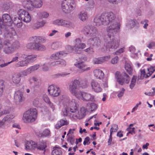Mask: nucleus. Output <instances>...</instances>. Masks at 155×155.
I'll return each instance as SVG.
<instances>
[{"mask_svg":"<svg viewBox=\"0 0 155 155\" xmlns=\"http://www.w3.org/2000/svg\"><path fill=\"white\" fill-rule=\"evenodd\" d=\"M116 17L115 15L112 12L104 13L100 16H95L94 20V23L97 26H99L101 25H106V30L108 33L109 38H110V35L113 32L117 33L120 31L121 23L120 21H115Z\"/></svg>","mask_w":155,"mask_h":155,"instance_id":"f257e3e1","label":"nucleus"},{"mask_svg":"<svg viewBox=\"0 0 155 155\" xmlns=\"http://www.w3.org/2000/svg\"><path fill=\"white\" fill-rule=\"evenodd\" d=\"M71 102L70 103V111L71 113L73 114H70L71 117L74 120L81 119L83 118L86 115V109L84 107H82L79 111H78L75 100H72Z\"/></svg>","mask_w":155,"mask_h":155,"instance_id":"f03ea898","label":"nucleus"},{"mask_svg":"<svg viewBox=\"0 0 155 155\" xmlns=\"http://www.w3.org/2000/svg\"><path fill=\"white\" fill-rule=\"evenodd\" d=\"M3 52L5 54H10L13 53L20 47V44L18 41H12L5 40L3 42Z\"/></svg>","mask_w":155,"mask_h":155,"instance_id":"7ed1b4c3","label":"nucleus"},{"mask_svg":"<svg viewBox=\"0 0 155 155\" xmlns=\"http://www.w3.org/2000/svg\"><path fill=\"white\" fill-rule=\"evenodd\" d=\"M37 114V111L35 108H31L23 114L22 120L25 123L33 122L36 120Z\"/></svg>","mask_w":155,"mask_h":155,"instance_id":"20e7f679","label":"nucleus"},{"mask_svg":"<svg viewBox=\"0 0 155 155\" xmlns=\"http://www.w3.org/2000/svg\"><path fill=\"white\" fill-rule=\"evenodd\" d=\"M15 34V32L12 28H10L8 30H4V26L2 25L0 18V38H11Z\"/></svg>","mask_w":155,"mask_h":155,"instance_id":"39448f33","label":"nucleus"},{"mask_svg":"<svg viewBox=\"0 0 155 155\" xmlns=\"http://www.w3.org/2000/svg\"><path fill=\"white\" fill-rule=\"evenodd\" d=\"M115 77L117 82L121 85L125 83L128 84L130 80V77L125 73L121 74L119 71H117L115 73Z\"/></svg>","mask_w":155,"mask_h":155,"instance_id":"423d86ee","label":"nucleus"},{"mask_svg":"<svg viewBox=\"0 0 155 155\" xmlns=\"http://www.w3.org/2000/svg\"><path fill=\"white\" fill-rule=\"evenodd\" d=\"M114 33L113 32V34L110 35V38H109V37L107 35L108 38L107 40L108 41L110 40V41L106 42L104 45V46L107 51H110L111 50L116 49L119 46V42L117 40L113 38H112L111 40L112 36L113 37Z\"/></svg>","mask_w":155,"mask_h":155,"instance_id":"0eeeda50","label":"nucleus"},{"mask_svg":"<svg viewBox=\"0 0 155 155\" xmlns=\"http://www.w3.org/2000/svg\"><path fill=\"white\" fill-rule=\"evenodd\" d=\"M74 2L72 0H64L61 3V8L65 13H70L74 8Z\"/></svg>","mask_w":155,"mask_h":155,"instance_id":"6e6552de","label":"nucleus"},{"mask_svg":"<svg viewBox=\"0 0 155 155\" xmlns=\"http://www.w3.org/2000/svg\"><path fill=\"white\" fill-rule=\"evenodd\" d=\"M74 45L73 47H71L73 51L76 53H79L81 51L86 47L85 44L81 42L80 38H77L74 41Z\"/></svg>","mask_w":155,"mask_h":155,"instance_id":"1a4fd4ad","label":"nucleus"},{"mask_svg":"<svg viewBox=\"0 0 155 155\" xmlns=\"http://www.w3.org/2000/svg\"><path fill=\"white\" fill-rule=\"evenodd\" d=\"M76 97L84 101H92L95 96L91 94L84 91H79Z\"/></svg>","mask_w":155,"mask_h":155,"instance_id":"9d476101","label":"nucleus"},{"mask_svg":"<svg viewBox=\"0 0 155 155\" xmlns=\"http://www.w3.org/2000/svg\"><path fill=\"white\" fill-rule=\"evenodd\" d=\"M81 31L88 37L96 36L98 34L96 28L94 26H87L84 27Z\"/></svg>","mask_w":155,"mask_h":155,"instance_id":"9b49d317","label":"nucleus"},{"mask_svg":"<svg viewBox=\"0 0 155 155\" xmlns=\"http://www.w3.org/2000/svg\"><path fill=\"white\" fill-rule=\"evenodd\" d=\"M80 84L79 80L75 79L71 81L69 86V90L71 93L75 97L79 93L77 91L78 86Z\"/></svg>","mask_w":155,"mask_h":155,"instance_id":"f8f14e48","label":"nucleus"},{"mask_svg":"<svg viewBox=\"0 0 155 155\" xmlns=\"http://www.w3.org/2000/svg\"><path fill=\"white\" fill-rule=\"evenodd\" d=\"M49 94L53 97H57L60 95L61 90L58 86L52 84L49 86L48 90Z\"/></svg>","mask_w":155,"mask_h":155,"instance_id":"ddd939ff","label":"nucleus"},{"mask_svg":"<svg viewBox=\"0 0 155 155\" xmlns=\"http://www.w3.org/2000/svg\"><path fill=\"white\" fill-rule=\"evenodd\" d=\"M18 14L21 20L25 23H29L31 20L30 15L27 11L24 9H20L18 12Z\"/></svg>","mask_w":155,"mask_h":155,"instance_id":"4468645a","label":"nucleus"},{"mask_svg":"<svg viewBox=\"0 0 155 155\" xmlns=\"http://www.w3.org/2000/svg\"><path fill=\"white\" fill-rule=\"evenodd\" d=\"M52 24L55 25L67 28L71 27L73 26V24L71 22L63 19H56L53 21Z\"/></svg>","mask_w":155,"mask_h":155,"instance_id":"2eb2a0df","label":"nucleus"},{"mask_svg":"<svg viewBox=\"0 0 155 155\" xmlns=\"http://www.w3.org/2000/svg\"><path fill=\"white\" fill-rule=\"evenodd\" d=\"M74 65L82 72L88 71L91 68L90 67H88L80 58L77 60V61Z\"/></svg>","mask_w":155,"mask_h":155,"instance_id":"dca6fc26","label":"nucleus"},{"mask_svg":"<svg viewBox=\"0 0 155 155\" xmlns=\"http://www.w3.org/2000/svg\"><path fill=\"white\" fill-rule=\"evenodd\" d=\"M2 25L4 26V30H6L5 28L6 26H11L12 23V20L10 16L7 14H3L2 17Z\"/></svg>","mask_w":155,"mask_h":155,"instance_id":"f3484780","label":"nucleus"},{"mask_svg":"<svg viewBox=\"0 0 155 155\" xmlns=\"http://www.w3.org/2000/svg\"><path fill=\"white\" fill-rule=\"evenodd\" d=\"M24 100L23 92L19 90L15 91L14 95V101L16 104H18Z\"/></svg>","mask_w":155,"mask_h":155,"instance_id":"a211bd4d","label":"nucleus"},{"mask_svg":"<svg viewBox=\"0 0 155 155\" xmlns=\"http://www.w3.org/2000/svg\"><path fill=\"white\" fill-rule=\"evenodd\" d=\"M86 41V43L88 45L98 46L100 43V41L98 37L96 36H90Z\"/></svg>","mask_w":155,"mask_h":155,"instance_id":"6ab92c4d","label":"nucleus"},{"mask_svg":"<svg viewBox=\"0 0 155 155\" xmlns=\"http://www.w3.org/2000/svg\"><path fill=\"white\" fill-rule=\"evenodd\" d=\"M91 84L92 90L96 93L101 92L102 89L99 83L97 81L94 80H91Z\"/></svg>","mask_w":155,"mask_h":155,"instance_id":"aec40b11","label":"nucleus"},{"mask_svg":"<svg viewBox=\"0 0 155 155\" xmlns=\"http://www.w3.org/2000/svg\"><path fill=\"white\" fill-rule=\"evenodd\" d=\"M68 54L66 51H59L52 54L51 56V58L53 60H58L66 56Z\"/></svg>","mask_w":155,"mask_h":155,"instance_id":"412c9836","label":"nucleus"},{"mask_svg":"<svg viewBox=\"0 0 155 155\" xmlns=\"http://www.w3.org/2000/svg\"><path fill=\"white\" fill-rule=\"evenodd\" d=\"M37 147V143L32 140L27 141L25 144V149L27 150H33Z\"/></svg>","mask_w":155,"mask_h":155,"instance_id":"4be33fe9","label":"nucleus"},{"mask_svg":"<svg viewBox=\"0 0 155 155\" xmlns=\"http://www.w3.org/2000/svg\"><path fill=\"white\" fill-rule=\"evenodd\" d=\"M126 26L130 28H137L139 27V24L136 20H130L126 24Z\"/></svg>","mask_w":155,"mask_h":155,"instance_id":"5701e85b","label":"nucleus"},{"mask_svg":"<svg viewBox=\"0 0 155 155\" xmlns=\"http://www.w3.org/2000/svg\"><path fill=\"white\" fill-rule=\"evenodd\" d=\"M78 18L82 21H84L88 18L87 13L85 11H81L78 15Z\"/></svg>","mask_w":155,"mask_h":155,"instance_id":"b1692460","label":"nucleus"},{"mask_svg":"<svg viewBox=\"0 0 155 155\" xmlns=\"http://www.w3.org/2000/svg\"><path fill=\"white\" fill-rule=\"evenodd\" d=\"M22 4L25 8L28 10H31L33 9L32 0H24L22 2Z\"/></svg>","mask_w":155,"mask_h":155,"instance_id":"393cba45","label":"nucleus"},{"mask_svg":"<svg viewBox=\"0 0 155 155\" xmlns=\"http://www.w3.org/2000/svg\"><path fill=\"white\" fill-rule=\"evenodd\" d=\"M94 76L97 79H102L103 78L104 76V74L103 72L100 69H97L94 71Z\"/></svg>","mask_w":155,"mask_h":155,"instance_id":"a878e982","label":"nucleus"},{"mask_svg":"<svg viewBox=\"0 0 155 155\" xmlns=\"http://www.w3.org/2000/svg\"><path fill=\"white\" fill-rule=\"evenodd\" d=\"M21 19H20L18 17H15L14 18L12 23L17 27L20 28L22 26V23Z\"/></svg>","mask_w":155,"mask_h":155,"instance_id":"bb28decb","label":"nucleus"},{"mask_svg":"<svg viewBox=\"0 0 155 155\" xmlns=\"http://www.w3.org/2000/svg\"><path fill=\"white\" fill-rule=\"evenodd\" d=\"M33 3V8H41L43 5L42 0H32Z\"/></svg>","mask_w":155,"mask_h":155,"instance_id":"cd10ccee","label":"nucleus"},{"mask_svg":"<svg viewBox=\"0 0 155 155\" xmlns=\"http://www.w3.org/2000/svg\"><path fill=\"white\" fill-rule=\"evenodd\" d=\"M21 77L18 74H14L12 77V82L15 84H18L21 81Z\"/></svg>","mask_w":155,"mask_h":155,"instance_id":"c85d7f7f","label":"nucleus"},{"mask_svg":"<svg viewBox=\"0 0 155 155\" xmlns=\"http://www.w3.org/2000/svg\"><path fill=\"white\" fill-rule=\"evenodd\" d=\"M68 124V122L67 120L61 119L58 122V123L55 125V127L56 129H58L61 126L65 125H67Z\"/></svg>","mask_w":155,"mask_h":155,"instance_id":"c756f323","label":"nucleus"},{"mask_svg":"<svg viewBox=\"0 0 155 155\" xmlns=\"http://www.w3.org/2000/svg\"><path fill=\"white\" fill-rule=\"evenodd\" d=\"M51 132L48 129H45L42 133H40L38 135L39 137H47L51 136Z\"/></svg>","mask_w":155,"mask_h":155,"instance_id":"7c9ffc66","label":"nucleus"},{"mask_svg":"<svg viewBox=\"0 0 155 155\" xmlns=\"http://www.w3.org/2000/svg\"><path fill=\"white\" fill-rule=\"evenodd\" d=\"M34 46V50L42 51L45 50L46 49V48L45 46L39 43H35Z\"/></svg>","mask_w":155,"mask_h":155,"instance_id":"2f4dec72","label":"nucleus"},{"mask_svg":"<svg viewBox=\"0 0 155 155\" xmlns=\"http://www.w3.org/2000/svg\"><path fill=\"white\" fill-rule=\"evenodd\" d=\"M62 43L60 42H53L51 45V48L54 50H57L61 47Z\"/></svg>","mask_w":155,"mask_h":155,"instance_id":"473e14b6","label":"nucleus"},{"mask_svg":"<svg viewBox=\"0 0 155 155\" xmlns=\"http://www.w3.org/2000/svg\"><path fill=\"white\" fill-rule=\"evenodd\" d=\"M15 116L14 114H11L5 116L2 119V120L4 124L6 122H9L14 118Z\"/></svg>","mask_w":155,"mask_h":155,"instance_id":"72a5a7b5","label":"nucleus"},{"mask_svg":"<svg viewBox=\"0 0 155 155\" xmlns=\"http://www.w3.org/2000/svg\"><path fill=\"white\" fill-rule=\"evenodd\" d=\"M66 63L65 61L64 60H61L59 61L51 63V65L52 66H64L66 65Z\"/></svg>","mask_w":155,"mask_h":155,"instance_id":"f704fd0d","label":"nucleus"},{"mask_svg":"<svg viewBox=\"0 0 155 155\" xmlns=\"http://www.w3.org/2000/svg\"><path fill=\"white\" fill-rule=\"evenodd\" d=\"M37 55L35 54H32L28 55L27 58L26 59L27 61L28 62V64L34 62L36 59Z\"/></svg>","mask_w":155,"mask_h":155,"instance_id":"c9c22d12","label":"nucleus"},{"mask_svg":"<svg viewBox=\"0 0 155 155\" xmlns=\"http://www.w3.org/2000/svg\"><path fill=\"white\" fill-rule=\"evenodd\" d=\"M28 62L26 60L18 61L16 64L17 67H23L27 66L28 64Z\"/></svg>","mask_w":155,"mask_h":155,"instance_id":"e433bc0d","label":"nucleus"},{"mask_svg":"<svg viewBox=\"0 0 155 155\" xmlns=\"http://www.w3.org/2000/svg\"><path fill=\"white\" fill-rule=\"evenodd\" d=\"M70 108L69 109L68 107H65L64 108L62 109V114L64 116H68L69 115L71 117L70 114H73V113H69L70 111Z\"/></svg>","mask_w":155,"mask_h":155,"instance_id":"4c0bfd02","label":"nucleus"},{"mask_svg":"<svg viewBox=\"0 0 155 155\" xmlns=\"http://www.w3.org/2000/svg\"><path fill=\"white\" fill-rule=\"evenodd\" d=\"M45 23L43 21H41L40 22H37L35 23L33 25V28L34 29H36L40 27L43 26Z\"/></svg>","mask_w":155,"mask_h":155,"instance_id":"58836bf2","label":"nucleus"},{"mask_svg":"<svg viewBox=\"0 0 155 155\" xmlns=\"http://www.w3.org/2000/svg\"><path fill=\"white\" fill-rule=\"evenodd\" d=\"M51 153L52 155H62V152L60 148H54Z\"/></svg>","mask_w":155,"mask_h":155,"instance_id":"ea45409f","label":"nucleus"},{"mask_svg":"<svg viewBox=\"0 0 155 155\" xmlns=\"http://www.w3.org/2000/svg\"><path fill=\"white\" fill-rule=\"evenodd\" d=\"M89 85V83L88 80L85 79L81 81L80 84L81 86L83 88H87Z\"/></svg>","mask_w":155,"mask_h":155,"instance_id":"a19ab883","label":"nucleus"},{"mask_svg":"<svg viewBox=\"0 0 155 155\" xmlns=\"http://www.w3.org/2000/svg\"><path fill=\"white\" fill-rule=\"evenodd\" d=\"M137 78V77L134 76L131 79V82L129 85L130 88L131 90L134 88L135 85L136 81Z\"/></svg>","mask_w":155,"mask_h":155,"instance_id":"79ce46f5","label":"nucleus"},{"mask_svg":"<svg viewBox=\"0 0 155 155\" xmlns=\"http://www.w3.org/2000/svg\"><path fill=\"white\" fill-rule=\"evenodd\" d=\"M40 67V65L38 64H37L29 67L28 68V69L31 73L32 72L37 70Z\"/></svg>","mask_w":155,"mask_h":155,"instance_id":"37998d69","label":"nucleus"},{"mask_svg":"<svg viewBox=\"0 0 155 155\" xmlns=\"http://www.w3.org/2000/svg\"><path fill=\"white\" fill-rule=\"evenodd\" d=\"M155 68L153 66H151L149 68H147V74L146 75V77L148 78L150 76L152 73L155 71Z\"/></svg>","mask_w":155,"mask_h":155,"instance_id":"c03bdc74","label":"nucleus"},{"mask_svg":"<svg viewBox=\"0 0 155 155\" xmlns=\"http://www.w3.org/2000/svg\"><path fill=\"white\" fill-rule=\"evenodd\" d=\"M31 74V73L28 68L25 70L21 71L18 73L20 77L26 76L28 74Z\"/></svg>","mask_w":155,"mask_h":155,"instance_id":"a18cd8bd","label":"nucleus"},{"mask_svg":"<svg viewBox=\"0 0 155 155\" xmlns=\"http://www.w3.org/2000/svg\"><path fill=\"white\" fill-rule=\"evenodd\" d=\"M15 57L12 58L11 61L8 62L7 63H5V66H8L9 64L13 62H16L18 61V59L19 58V57L17 55V53L15 54Z\"/></svg>","mask_w":155,"mask_h":155,"instance_id":"49530a36","label":"nucleus"},{"mask_svg":"<svg viewBox=\"0 0 155 155\" xmlns=\"http://www.w3.org/2000/svg\"><path fill=\"white\" fill-rule=\"evenodd\" d=\"M125 68L126 71L129 74H131L132 72V68L130 65L127 63H126L125 65Z\"/></svg>","mask_w":155,"mask_h":155,"instance_id":"de8ad7c7","label":"nucleus"},{"mask_svg":"<svg viewBox=\"0 0 155 155\" xmlns=\"http://www.w3.org/2000/svg\"><path fill=\"white\" fill-rule=\"evenodd\" d=\"M46 147L47 146L46 143L45 142L41 143L39 146L37 144L36 148L40 150H43L46 148Z\"/></svg>","mask_w":155,"mask_h":155,"instance_id":"09e8293b","label":"nucleus"},{"mask_svg":"<svg viewBox=\"0 0 155 155\" xmlns=\"http://www.w3.org/2000/svg\"><path fill=\"white\" fill-rule=\"evenodd\" d=\"M118 129V127L117 125L116 124L112 125L110 130V134H112L113 132H117Z\"/></svg>","mask_w":155,"mask_h":155,"instance_id":"8fccbe9b","label":"nucleus"},{"mask_svg":"<svg viewBox=\"0 0 155 155\" xmlns=\"http://www.w3.org/2000/svg\"><path fill=\"white\" fill-rule=\"evenodd\" d=\"M4 87V81L3 80H0V97L3 94Z\"/></svg>","mask_w":155,"mask_h":155,"instance_id":"3c124183","label":"nucleus"},{"mask_svg":"<svg viewBox=\"0 0 155 155\" xmlns=\"http://www.w3.org/2000/svg\"><path fill=\"white\" fill-rule=\"evenodd\" d=\"M125 90V89L123 88L120 91L117 92V96L119 99L121 98L123 96Z\"/></svg>","mask_w":155,"mask_h":155,"instance_id":"603ef678","label":"nucleus"},{"mask_svg":"<svg viewBox=\"0 0 155 155\" xmlns=\"http://www.w3.org/2000/svg\"><path fill=\"white\" fill-rule=\"evenodd\" d=\"M95 3L93 0L90 1L87 3V8L90 9H93L94 8Z\"/></svg>","mask_w":155,"mask_h":155,"instance_id":"864d4df0","label":"nucleus"},{"mask_svg":"<svg viewBox=\"0 0 155 155\" xmlns=\"http://www.w3.org/2000/svg\"><path fill=\"white\" fill-rule=\"evenodd\" d=\"M140 79H143L144 78H147L146 77V75L147 74V73L146 72V70L145 69H141L140 70Z\"/></svg>","mask_w":155,"mask_h":155,"instance_id":"5fc2aeb1","label":"nucleus"},{"mask_svg":"<svg viewBox=\"0 0 155 155\" xmlns=\"http://www.w3.org/2000/svg\"><path fill=\"white\" fill-rule=\"evenodd\" d=\"M93 62L94 64H98L102 63L101 57L94 58L93 59Z\"/></svg>","mask_w":155,"mask_h":155,"instance_id":"6e6d98bb","label":"nucleus"},{"mask_svg":"<svg viewBox=\"0 0 155 155\" xmlns=\"http://www.w3.org/2000/svg\"><path fill=\"white\" fill-rule=\"evenodd\" d=\"M86 52L89 54H93L94 52V50L93 48L90 47L84 50Z\"/></svg>","mask_w":155,"mask_h":155,"instance_id":"4d7b16f0","label":"nucleus"},{"mask_svg":"<svg viewBox=\"0 0 155 155\" xmlns=\"http://www.w3.org/2000/svg\"><path fill=\"white\" fill-rule=\"evenodd\" d=\"M68 97L65 95H64L60 97L59 101L61 102H67L68 100Z\"/></svg>","mask_w":155,"mask_h":155,"instance_id":"13d9d810","label":"nucleus"},{"mask_svg":"<svg viewBox=\"0 0 155 155\" xmlns=\"http://www.w3.org/2000/svg\"><path fill=\"white\" fill-rule=\"evenodd\" d=\"M97 105L96 104L91 103L90 104V107L91 111L95 110L97 108Z\"/></svg>","mask_w":155,"mask_h":155,"instance_id":"bf43d9fd","label":"nucleus"},{"mask_svg":"<svg viewBox=\"0 0 155 155\" xmlns=\"http://www.w3.org/2000/svg\"><path fill=\"white\" fill-rule=\"evenodd\" d=\"M39 16L41 18H47L49 16V14L46 12H42L40 13Z\"/></svg>","mask_w":155,"mask_h":155,"instance_id":"052dcab7","label":"nucleus"},{"mask_svg":"<svg viewBox=\"0 0 155 155\" xmlns=\"http://www.w3.org/2000/svg\"><path fill=\"white\" fill-rule=\"evenodd\" d=\"M17 55L18 56L19 58L21 59H26L27 58L28 55H25L24 54H21L19 53H17Z\"/></svg>","mask_w":155,"mask_h":155,"instance_id":"680f3d73","label":"nucleus"},{"mask_svg":"<svg viewBox=\"0 0 155 155\" xmlns=\"http://www.w3.org/2000/svg\"><path fill=\"white\" fill-rule=\"evenodd\" d=\"M34 43H28L26 45V47L28 49L34 50Z\"/></svg>","mask_w":155,"mask_h":155,"instance_id":"e2e57ef3","label":"nucleus"},{"mask_svg":"<svg viewBox=\"0 0 155 155\" xmlns=\"http://www.w3.org/2000/svg\"><path fill=\"white\" fill-rule=\"evenodd\" d=\"M31 80L34 82V83L38 82V81H40L38 78H36L35 77H33L31 78H29L28 80L30 84H32V82L31 81Z\"/></svg>","mask_w":155,"mask_h":155,"instance_id":"0e129e2a","label":"nucleus"},{"mask_svg":"<svg viewBox=\"0 0 155 155\" xmlns=\"http://www.w3.org/2000/svg\"><path fill=\"white\" fill-rule=\"evenodd\" d=\"M110 56L109 55L101 57V58L102 63L108 61L110 59Z\"/></svg>","mask_w":155,"mask_h":155,"instance_id":"69168bd1","label":"nucleus"},{"mask_svg":"<svg viewBox=\"0 0 155 155\" xmlns=\"http://www.w3.org/2000/svg\"><path fill=\"white\" fill-rule=\"evenodd\" d=\"M69 73H67L65 72L62 73H59L55 75L56 77L58 78L59 77H64L69 74Z\"/></svg>","mask_w":155,"mask_h":155,"instance_id":"338daca9","label":"nucleus"},{"mask_svg":"<svg viewBox=\"0 0 155 155\" xmlns=\"http://www.w3.org/2000/svg\"><path fill=\"white\" fill-rule=\"evenodd\" d=\"M90 139L89 137H86L84 139V140L83 142V144L84 145H85L86 144L88 145L90 143L89 141Z\"/></svg>","mask_w":155,"mask_h":155,"instance_id":"774afa93","label":"nucleus"}]
</instances>
